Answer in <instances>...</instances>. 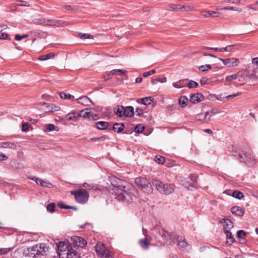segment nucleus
I'll use <instances>...</instances> for the list:
<instances>
[{"label": "nucleus", "mask_w": 258, "mask_h": 258, "mask_svg": "<svg viewBox=\"0 0 258 258\" xmlns=\"http://www.w3.org/2000/svg\"><path fill=\"white\" fill-rule=\"evenodd\" d=\"M238 157L241 159L240 162H243L248 166H253L256 164V160L254 159L252 151L249 149H245L243 153H239Z\"/></svg>", "instance_id": "nucleus-3"}, {"label": "nucleus", "mask_w": 258, "mask_h": 258, "mask_svg": "<svg viewBox=\"0 0 258 258\" xmlns=\"http://www.w3.org/2000/svg\"><path fill=\"white\" fill-rule=\"evenodd\" d=\"M67 250V252L60 254V258H79L77 252L72 247Z\"/></svg>", "instance_id": "nucleus-13"}, {"label": "nucleus", "mask_w": 258, "mask_h": 258, "mask_svg": "<svg viewBox=\"0 0 258 258\" xmlns=\"http://www.w3.org/2000/svg\"><path fill=\"white\" fill-rule=\"evenodd\" d=\"M58 207L60 209H73L74 210H77V208L74 206H70L65 205L63 202H59L57 204Z\"/></svg>", "instance_id": "nucleus-41"}, {"label": "nucleus", "mask_w": 258, "mask_h": 258, "mask_svg": "<svg viewBox=\"0 0 258 258\" xmlns=\"http://www.w3.org/2000/svg\"><path fill=\"white\" fill-rule=\"evenodd\" d=\"M155 70H152L150 71H149V72H144L143 74V77H147L152 74H154L155 73Z\"/></svg>", "instance_id": "nucleus-63"}, {"label": "nucleus", "mask_w": 258, "mask_h": 258, "mask_svg": "<svg viewBox=\"0 0 258 258\" xmlns=\"http://www.w3.org/2000/svg\"><path fill=\"white\" fill-rule=\"evenodd\" d=\"M0 249L1 250L3 255H5V254H8L11 250H12L13 249V247L1 248Z\"/></svg>", "instance_id": "nucleus-54"}, {"label": "nucleus", "mask_w": 258, "mask_h": 258, "mask_svg": "<svg viewBox=\"0 0 258 258\" xmlns=\"http://www.w3.org/2000/svg\"><path fill=\"white\" fill-rule=\"evenodd\" d=\"M70 247H72L71 245L68 243H66L63 241H60L57 244V253L60 258L61 254L67 252V250H69Z\"/></svg>", "instance_id": "nucleus-11"}, {"label": "nucleus", "mask_w": 258, "mask_h": 258, "mask_svg": "<svg viewBox=\"0 0 258 258\" xmlns=\"http://www.w3.org/2000/svg\"><path fill=\"white\" fill-rule=\"evenodd\" d=\"M194 10V8L189 6H182V10L185 12L191 11Z\"/></svg>", "instance_id": "nucleus-57"}, {"label": "nucleus", "mask_w": 258, "mask_h": 258, "mask_svg": "<svg viewBox=\"0 0 258 258\" xmlns=\"http://www.w3.org/2000/svg\"><path fill=\"white\" fill-rule=\"evenodd\" d=\"M57 24L58 22L56 20L44 19V25L48 26H57Z\"/></svg>", "instance_id": "nucleus-42"}, {"label": "nucleus", "mask_w": 258, "mask_h": 258, "mask_svg": "<svg viewBox=\"0 0 258 258\" xmlns=\"http://www.w3.org/2000/svg\"><path fill=\"white\" fill-rule=\"evenodd\" d=\"M71 193L75 196L76 201L80 204H84L88 200L89 193L84 189L73 190L71 191Z\"/></svg>", "instance_id": "nucleus-6"}, {"label": "nucleus", "mask_w": 258, "mask_h": 258, "mask_svg": "<svg viewBox=\"0 0 258 258\" xmlns=\"http://www.w3.org/2000/svg\"><path fill=\"white\" fill-rule=\"evenodd\" d=\"M219 59L222 61L225 66L229 68L237 67L239 63V59L234 57L226 59L219 58Z\"/></svg>", "instance_id": "nucleus-10"}, {"label": "nucleus", "mask_w": 258, "mask_h": 258, "mask_svg": "<svg viewBox=\"0 0 258 258\" xmlns=\"http://www.w3.org/2000/svg\"><path fill=\"white\" fill-rule=\"evenodd\" d=\"M17 241L21 244L32 241L31 234L26 232H20L17 234Z\"/></svg>", "instance_id": "nucleus-9"}, {"label": "nucleus", "mask_w": 258, "mask_h": 258, "mask_svg": "<svg viewBox=\"0 0 258 258\" xmlns=\"http://www.w3.org/2000/svg\"><path fill=\"white\" fill-rule=\"evenodd\" d=\"M190 179V183H195V187L196 186V182L197 179V176L196 174H190L189 176Z\"/></svg>", "instance_id": "nucleus-53"}, {"label": "nucleus", "mask_w": 258, "mask_h": 258, "mask_svg": "<svg viewBox=\"0 0 258 258\" xmlns=\"http://www.w3.org/2000/svg\"><path fill=\"white\" fill-rule=\"evenodd\" d=\"M139 243L141 247L144 250L148 249L149 245L151 244L146 238L140 239L139 241Z\"/></svg>", "instance_id": "nucleus-31"}, {"label": "nucleus", "mask_w": 258, "mask_h": 258, "mask_svg": "<svg viewBox=\"0 0 258 258\" xmlns=\"http://www.w3.org/2000/svg\"><path fill=\"white\" fill-rule=\"evenodd\" d=\"M124 107L123 106L118 105L114 108V112L119 117H122L124 116Z\"/></svg>", "instance_id": "nucleus-29"}, {"label": "nucleus", "mask_w": 258, "mask_h": 258, "mask_svg": "<svg viewBox=\"0 0 258 258\" xmlns=\"http://www.w3.org/2000/svg\"><path fill=\"white\" fill-rule=\"evenodd\" d=\"M65 9L67 10H72L73 11H77L79 9V7L77 6H72L70 5H67L65 6Z\"/></svg>", "instance_id": "nucleus-55"}, {"label": "nucleus", "mask_w": 258, "mask_h": 258, "mask_svg": "<svg viewBox=\"0 0 258 258\" xmlns=\"http://www.w3.org/2000/svg\"><path fill=\"white\" fill-rule=\"evenodd\" d=\"M175 188V186L172 184H165L163 194L165 195H169L172 193Z\"/></svg>", "instance_id": "nucleus-23"}, {"label": "nucleus", "mask_w": 258, "mask_h": 258, "mask_svg": "<svg viewBox=\"0 0 258 258\" xmlns=\"http://www.w3.org/2000/svg\"><path fill=\"white\" fill-rule=\"evenodd\" d=\"M154 100V98L152 97H146L139 99L137 100L139 103L143 104L144 105L150 104Z\"/></svg>", "instance_id": "nucleus-27"}, {"label": "nucleus", "mask_w": 258, "mask_h": 258, "mask_svg": "<svg viewBox=\"0 0 258 258\" xmlns=\"http://www.w3.org/2000/svg\"><path fill=\"white\" fill-rule=\"evenodd\" d=\"M108 125V122L105 121H100L95 123V126L99 130H106Z\"/></svg>", "instance_id": "nucleus-22"}, {"label": "nucleus", "mask_w": 258, "mask_h": 258, "mask_svg": "<svg viewBox=\"0 0 258 258\" xmlns=\"http://www.w3.org/2000/svg\"><path fill=\"white\" fill-rule=\"evenodd\" d=\"M204 96L201 93H196L192 95L190 98V102L192 103H197L202 101Z\"/></svg>", "instance_id": "nucleus-19"}, {"label": "nucleus", "mask_w": 258, "mask_h": 258, "mask_svg": "<svg viewBox=\"0 0 258 258\" xmlns=\"http://www.w3.org/2000/svg\"><path fill=\"white\" fill-rule=\"evenodd\" d=\"M202 16L205 18H207L209 17H217L219 15L218 13L215 11H206L205 12H203L202 14Z\"/></svg>", "instance_id": "nucleus-34"}, {"label": "nucleus", "mask_w": 258, "mask_h": 258, "mask_svg": "<svg viewBox=\"0 0 258 258\" xmlns=\"http://www.w3.org/2000/svg\"><path fill=\"white\" fill-rule=\"evenodd\" d=\"M124 128V125L122 123H115L112 126V130L118 133H121Z\"/></svg>", "instance_id": "nucleus-32"}, {"label": "nucleus", "mask_w": 258, "mask_h": 258, "mask_svg": "<svg viewBox=\"0 0 258 258\" xmlns=\"http://www.w3.org/2000/svg\"><path fill=\"white\" fill-rule=\"evenodd\" d=\"M83 186L89 190L93 189L94 188V185L93 184H89L86 182L84 183Z\"/></svg>", "instance_id": "nucleus-62"}, {"label": "nucleus", "mask_w": 258, "mask_h": 258, "mask_svg": "<svg viewBox=\"0 0 258 258\" xmlns=\"http://www.w3.org/2000/svg\"><path fill=\"white\" fill-rule=\"evenodd\" d=\"M239 76H240L239 74H238V72H237L236 74L227 76L225 78V80H226V81L229 82V81H231L233 80H236L237 78L239 79Z\"/></svg>", "instance_id": "nucleus-44"}, {"label": "nucleus", "mask_w": 258, "mask_h": 258, "mask_svg": "<svg viewBox=\"0 0 258 258\" xmlns=\"http://www.w3.org/2000/svg\"><path fill=\"white\" fill-rule=\"evenodd\" d=\"M227 237V242L229 243L230 245L235 241V239L233 236L230 230H225L224 231Z\"/></svg>", "instance_id": "nucleus-33"}, {"label": "nucleus", "mask_w": 258, "mask_h": 258, "mask_svg": "<svg viewBox=\"0 0 258 258\" xmlns=\"http://www.w3.org/2000/svg\"><path fill=\"white\" fill-rule=\"evenodd\" d=\"M42 107V109H43L45 112L48 113L58 111L60 108L59 106L53 104H48L45 102L43 103Z\"/></svg>", "instance_id": "nucleus-12"}, {"label": "nucleus", "mask_w": 258, "mask_h": 258, "mask_svg": "<svg viewBox=\"0 0 258 258\" xmlns=\"http://www.w3.org/2000/svg\"><path fill=\"white\" fill-rule=\"evenodd\" d=\"M79 36L80 38L82 39H93L94 38V36L93 35H91L90 34L88 33H80L79 34Z\"/></svg>", "instance_id": "nucleus-45"}, {"label": "nucleus", "mask_w": 258, "mask_h": 258, "mask_svg": "<svg viewBox=\"0 0 258 258\" xmlns=\"http://www.w3.org/2000/svg\"><path fill=\"white\" fill-rule=\"evenodd\" d=\"M99 118L98 115L97 114H93L91 112L89 120H96Z\"/></svg>", "instance_id": "nucleus-64"}, {"label": "nucleus", "mask_w": 258, "mask_h": 258, "mask_svg": "<svg viewBox=\"0 0 258 258\" xmlns=\"http://www.w3.org/2000/svg\"><path fill=\"white\" fill-rule=\"evenodd\" d=\"M232 196L236 199L240 200L244 197V195L239 190H235L232 193Z\"/></svg>", "instance_id": "nucleus-43"}, {"label": "nucleus", "mask_w": 258, "mask_h": 258, "mask_svg": "<svg viewBox=\"0 0 258 258\" xmlns=\"http://www.w3.org/2000/svg\"><path fill=\"white\" fill-rule=\"evenodd\" d=\"M74 244L78 247H83L87 244L86 240L82 237L75 236L72 238Z\"/></svg>", "instance_id": "nucleus-14"}, {"label": "nucleus", "mask_w": 258, "mask_h": 258, "mask_svg": "<svg viewBox=\"0 0 258 258\" xmlns=\"http://www.w3.org/2000/svg\"><path fill=\"white\" fill-rule=\"evenodd\" d=\"M48 248L44 243H37L23 250V255L27 258H40L46 255Z\"/></svg>", "instance_id": "nucleus-2"}, {"label": "nucleus", "mask_w": 258, "mask_h": 258, "mask_svg": "<svg viewBox=\"0 0 258 258\" xmlns=\"http://www.w3.org/2000/svg\"><path fill=\"white\" fill-rule=\"evenodd\" d=\"M55 125L53 124H48L45 126V131L46 132H50L54 130Z\"/></svg>", "instance_id": "nucleus-56"}, {"label": "nucleus", "mask_w": 258, "mask_h": 258, "mask_svg": "<svg viewBox=\"0 0 258 258\" xmlns=\"http://www.w3.org/2000/svg\"><path fill=\"white\" fill-rule=\"evenodd\" d=\"M134 109L133 106H129L124 107V117H131L134 116Z\"/></svg>", "instance_id": "nucleus-21"}, {"label": "nucleus", "mask_w": 258, "mask_h": 258, "mask_svg": "<svg viewBox=\"0 0 258 258\" xmlns=\"http://www.w3.org/2000/svg\"><path fill=\"white\" fill-rule=\"evenodd\" d=\"M54 54L53 53H48L46 55H41L40 56L39 58H38V59L39 60H47L48 59H51V58H53L54 57Z\"/></svg>", "instance_id": "nucleus-39"}, {"label": "nucleus", "mask_w": 258, "mask_h": 258, "mask_svg": "<svg viewBox=\"0 0 258 258\" xmlns=\"http://www.w3.org/2000/svg\"><path fill=\"white\" fill-rule=\"evenodd\" d=\"M166 81H167L166 78L163 77L162 78H157V79H152L151 83L152 84H155V82L156 81L159 82L160 83H165L166 82Z\"/></svg>", "instance_id": "nucleus-51"}, {"label": "nucleus", "mask_w": 258, "mask_h": 258, "mask_svg": "<svg viewBox=\"0 0 258 258\" xmlns=\"http://www.w3.org/2000/svg\"><path fill=\"white\" fill-rule=\"evenodd\" d=\"M0 147L4 148H11V149H15L16 147V145L11 142H2L0 143Z\"/></svg>", "instance_id": "nucleus-36"}, {"label": "nucleus", "mask_w": 258, "mask_h": 258, "mask_svg": "<svg viewBox=\"0 0 258 258\" xmlns=\"http://www.w3.org/2000/svg\"><path fill=\"white\" fill-rule=\"evenodd\" d=\"M33 36L35 38L33 39V41L36 40V38H45L47 37V34L46 32H44L42 30H36L31 32Z\"/></svg>", "instance_id": "nucleus-18"}, {"label": "nucleus", "mask_w": 258, "mask_h": 258, "mask_svg": "<svg viewBox=\"0 0 258 258\" xmlns=\"http://www.w3.org/2000/svg\"><path fill=\"white\" fill-rule=\"evenodd\" d=\"M110 181L113 186L112 194L118 201L130 204L136 200L138 191L132 184L115 176L111 177Z\"/></svg>", "instance_id": "nucleus-1"}, {"label": "nucleus", "mask_w": 258, "mask_h": 258, "mask_svg": "<svg viewBox=\"0 0 258 258\" xmlns=\"http://www.w3.org/2000/svg\"><path fill=\"white\" fill-rule=\"evenodd\" d=\"M31 179L33 180H35L38 185H39L42 187L51 188L53 186L50 182L44 181L42 179L37 177H34Z\"/></svg>", "instance_id": "nucleus-16"}, {"label": "nucleus", "mask_w": 258, "mask_h": 258, "mask_svg": "<svg viewBox=\"0 0 258 258\" xmlns=\"http://www.w3.org/2000/svg\"><path fill=\"white\" fill-rule=\"evenodd\" d=\"M55 208V205L53 203H51L48 204L46 207L47 211L51 213H53L54 212Z\"/></svg>", "instance_id": "nucleus-50"}, {"label": "nucleus", "mask_w": 258, "mask_h": 258, "mask_svg": "<svg viewBox=\"0 0 258 258\" xmlns=\"http://www.w3.org/2000/svg\"><path fill=\"white\" fill-rule=\"evenodd\" d=\"M95 250L101 258H113V253L106 248L103 243L98 242L95 246Z\"/></svg>", "instance_id": "nucleus-5"}, {"label": "nucleus", "mask_w": 258, "mask_h": 258, "mask_svg": "<svg viewBox=\"0 0 258 258\" xmlns=\"http://www.w3.org/2000/svg\"><path fill=\"white\" fill-rule=\"evenodd\" d=\"M154 160L159 164H163L165 162V158L161 156H156L155 157Z\"/></svg>", "instance_id": "nucleus-49"}, {"label": "nucleus", "mask_w": 258, "mask_h": 258, "mask_svg": "<svg viewBox=\"0 0 258 258\" xmlns=\"http://www.w3.org/2000/svg\"><path fill=\"white\" fill-rule=\"evenodd\" d=\"M79 118V115H78V112H77L74 111L68 113L66 115V120H69V121L72 120V121H75Z\"/></svg>", "instance_id": "nucleus-20"}, {"label": "nucleus", "mask_w": 258, "mask_h": 258, "mask_svg": "<svg viewBox=\"0 0 258 258\" xmlns=\"http://www.w3.org/2000/svg\"><path fill=\"white\" fill-rule=\"evenodd\" d=\"M246 233L242 230H239L237 232V237L239 239V242L244 243L245 242V237L246 236Z\"/></svg>", "instance_id": "nucleus-30"}, {"label": "nucleus", "mask_w": 258, "mask_h": 258, "mask_svg": "<svg viewBox=\"0 0 258 258\" xmlns=\"http://www.w3.org/2000/svg\"><path fill=\"white\" fill-rule=\"evenodd\" d=\"M186 86L189 88H196L198 86V83L194 81L190 80L187 82Z\"/></svg>", "instance_id": "nucleus-47"}, {"label": "nucleus", "mask_w": 258, "mask_h": 258, "mask_svg": "<svg viewBox=\"0 0 258 258\" xmlns=\"http://www.w3.org/2000/svg\"><path fill=\"white\" fill-rule=\"evenodd\" d=\"M127 73V71L121 69H114L110 72V74L112 75H118L121 76L123 75H125Z\"/></svg>", "instance_id": "nucleus-37"}, {"label": "nucleus", "mask_w": 258, "mask_h": 258, "mask_svg": "<svg viewBox=\"0 0 258 258\" xmlns=\"http://www.w3.org/2000/svg\"><path fill=\"white\" fill-rule=\"evenodd\" d=\"M231 212L232 214L238 216H242L244 213V210L240 207H233L231 208Z\"/></svg>", "instance_id": "nucleus-24"}, {"label": "nucleus", "mask_w": 258, "mask_h": 258, "mask_svg": "<svg viewBox=\"0 0 258 258\" xmlns=\"http://www.w3.org/2000/svg\"><path fill=\"white\" fill-rule=\"evenodd\" d=\"M229 151L232 153V155L235 156H238L239 153H243V152L245 151L244 150H241L240 152L238 151L236 147L232 146L229 148Z\"/></svg>", "instance_id": "nucleus-40"}, {"label": "nucleus", "mask_w": 258, "mask_h": 258, "mask_svg": "<svg viewBox=\"0 0 258 258\" xmlns=\"http://www.w3.org/2000/svg\"><path fill=\"white\" fill-rule=\"evenodd\" d=\"M188 98L185 96H181L178 99V103L181 107L184 108L187 105Z\"/></svg>", "instance_id": "nucleus-35"}, {"label": "nucleus", "mask_w": 258, "mask_h": 258, "mask_svg": "<svg viewBox=\"0 0 258 258\" xmlns=\"http://www.w3.org/2000/svg\"><path fill=\"white\" fill-rule=\"evenodd\" d=\"M221 223L223 224L224 231H225V230H230L234 226L233 222L228 219H223L221 221Z\"/></svg>", "instance_id": "nucleus-15"}, {"label": "nucleus", "mask_w": 258, "mask_h": 258, "mask_svg": "<svg viewBox=\"0 0 258 258\" xmlns=\"http://www.w3.org/2000/svg\"><path fill=\"white\" fill-rule=\"evenodd\" d=\"M33 22L35 24H44V19H34Z\"/></svg>", "instance_id": "nucleus-60"}, {"label": "nucleus", "mask_w": 258, "mask_h": 258, "mask_svg": "<svg viewBox=\"0 0 258 258\" xmlns=\"http://www.w3.org/2000/svg\"><path fill=\"white\" fill-rule=\"evenodd\" d=\"M144 130V126L141 125H137L135 127V131L136 133H141L143 132V131Z\"/></svg>", "instance_id": "nucleus-58"}, {"label": "nucleus", "mask_w": 258, "mask_h": 258, "mask_svg": "<svg viewBox=\"0 0 258 258\" xmlns=\"http://www.w3.org/2000/svg\"><path fill=\"white\" fill-rule=\"evenodd\" d=\"M29 130V123L25 122L22 124V131L24 132H27Z\"/></svg>", "instance_id": "nucleus-61"}, {"label": "nucleus", "mask_w": 258, "mask_h": 258, "mask_svg": "<svg viewBox=\"0 0 258 258\" xmlns=\"http://www.w3.org/2000/svg\"><path fill=\"white\" fill-rule=\"evenodd\" d=\"M78 102L84 106H88L92 101L87 96H83L78 99Z\"/></svg>", "instance_id": "nucleus-25"}, {"label": "nucleus", "mask_w": 258, "mask_h": 258, "mask_svg": "<svg viewBox=\"0 0 258 258\" xmlns=\"http://www.w3.org/2000/svg\"><path fill=\"white\" fill-rule=\"evenodd\" d=\"M234 45H228L225 47L221 48L220 49H216V50L217 51H219V52H222V51L229 52L231 50V48L234 47Z\"/></svg>", "instance_id": "nucleus-48"}, {"label": "nucleus", "mask_w": 258, "mask_h": 258, "mask_svg": "<svg viewBox=\"0 0 258 258\" xmlns=\"http://www.w3.org/2000/svg\"><path fill=\"white\" fill-rule=\"evenodd\" d=\"M241 94V92H237V93H235V94H231V95H228V96L225 97L226 100L227 101H228L229 100H231V99H233L234 97H236L237 96H239V95H240Z\"/></svg>", "instance_id": "nucleus-52"}, {"label": "nucleus", "mask_w": 258, "mask_h": 258, "mask_svg": "<svg viewBox=\"0 0 258 258\" xmlns=\"http://www.w3.org/2000/svg\"><path fill=\"white\" fill-rule=\"evenodd\" d=\"M188 80H181L177 82H174L172 83V85L176 88H181L184 87H186L187 82Z\"/></svg>", "instance_id": "nucleus-28"}, {"label": "nucleus", "mask_w": 258, "mask_h": 258, "mask_svg": "<svg viewBox=\"0 0 258 258\" xmlns=\"http://www.w3.org/2000/svg\"><path fill=\"white\" fill-rule=\"evenodd\" d=\"M170 9L172 11H181L182 6L180 5L170 4L169 5Z\"/></svg>", "instance_id": "nucleus-46"}, {"label": "nucleus", "mask_w": 258, "mask_h": 258, "mask_svg": "<svg viewBox=\"0 0 258 258\" xmlns=\"http://www.w3.org/2000/svg\"><path fill=\"white\" fill-rule=\"evenodd\" d=\"M180 184L185 187H189V186L194 187L195 183H190V181H187L186 179H181L180 180Z\"/></svg>", "instance_id": "nucleus-38"}, {"label": "nucleus", "mask_w": 258, "mask_h": 258, "mask_svg": "<svg viewBox=\"0 0 258 258\" xmlns=\"http://www.w3.org/2000/svg\"><path fill=\"white\" fill-rule=\"evenodd\" d=\"M59 96L62 99H71L72 95L69 93H60Z\"/></svg>", "instance_id": "nucleus-59"}, {"label": "nucleus", "mask_w": 258, "mask_h": 258, "mask_svg": "<svg viewBox=\"0 0 258 258\" xmlns=\"http://www.w3.org/2000/svg\"><path fill=\"white\" fill-rule=\"evenodd\" d=\"M152 182L156 189L160 193L163 194L165 184L162 183L161 181L155 179H153L152 181Z\"/></svg>", "instance_id": "nucleus-17"}, {"label": "nucleus", "mask_w": 258, "mask_h": 258, "mask_svg": "<svg viewBox=\"0 0 258 258\" xmlns=\"http://www.w3.org/2000/svg\"><path fill=\"white\" fill-rule=\"evenodd\" d=\"M91 112V111H90V109L87 108L78 112L79 117H82L89 119Z\"/></svg>", "instance_id": "nucleus-26"}, {"label": "nucleus", "mask_w": 258, "mask_h": 258, "mask_svg": "<svg viewBox=\"0 0 258 258\" xmlns=\"http://www.w3.org/2000/svg\"><path fill=\"white\" fill-rule=\"evenodd\" d=\"M256 69H253L252 71H250L247 69L239 71L238 74L240 76H239V81H243L248 78H254L256 77Z\"/></svg>", "instance_id": "nucleus-7"}, {"label": "nucleus", "mask_w": 258, "mask_h": 258, "mask_svg": "<svg viewBox=\"0 0 258 258\" xmlns=\"http://www.w3.org/2000/svg\"><path fill=\"white\" fill-rule=\"evenodd\" d=\"M179 249L182 251H189L191 249V246L188 244L185 239L181 236L176 238Z\"/></svg>", "instance_id": "nucleus-8"}, {"label": "nucleus", "mask_w": 258, "mask_h": 258, "mask_svg": "<svg viewBox=\"0 0 258 258\" xmlns=\"http://www.w3.org/2000/svg\"><path fill=\"white\" fill-rule=\"evenodd\" d=\"M135 183L139 188L148 194H151L153 190L151 183L145 177H139L136 178Z\"/></svg>", "instance_id": "nucleus-4"}]
</instances>
